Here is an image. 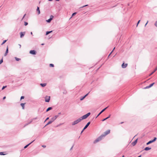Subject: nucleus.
<instances>
[{"instance_id":"nucleus-37","label":"nucleus","mask_w":157,"mask_h":157,"mask_svg":"<svg viewBox=\"0 0 157 157\" xmlns=\"http://www.w3.org/2000/svg\"><path fill=\"white\" fill-rule=\"evenodd\" d=\"M24 23H25V26L27 25L28 24V23L27 22H26L25 21V22Z\"/></svg>"},{"instance_id":"nucleus-48","label":"nucleus","mask_w":157,"mask_h":157,"mask_svg":"<svg viewBox=\"0 0 157 157\" xmlns=\"http://www.w3.org/2000/svg\"><path fill=\"white\" fill-rule=\"evenodd\" d=\"M42 147H44V148H45V147H46V146H45V145H42Z\"/></svg>"},{"instance_id":"nucleus-27","label":"nucleus","mask_w":157,"mask_h":157,"mask_svg":"<svg viewBox=\"0 0 157 157\" xmlns=\"http://www.w3.org/2000/svg\"><path fill=\"white\" fill-rule=\"evenodd\" d=\"M15 60L17 61H19L20 60H21V59L20 58H18L17 57H15Z\"/></svg>"},{"instance_id":"nucleus-45","label":"nucleus","mask_w":157,"mask_h":157,"mask_svg":"<svg viewBox=\"0 0 157 157\" xmlns=\"http://www.w3.org/2000/svg\"><path fill=\"white\" fill-rule=\"evenodd\" d=\"M88 5H86L84 6H82L81 8H83L84 7H85V6H87Z\"/></svg>"},{"instance_id":"nucleus-22","label":"nucleus","mask_w":157,"mask_h":157,"mask_svg":"<svg viewBox=\"0 0 157 157\" xmlns=\"http://www.w3.org/2000/svg\"><path fill=\"white\" fill-rule=\"evenodd\" d=\"M52 109V107H48L46 110V112H48V111H49V110H51V109Z\"/></svg>"},{"instance_id":"nucleus-16","label":"nucleus","mask_w":157,"mask_h":157,"mask_svg":"<svg viewBox=\"0 0 157 157\" xmlns=\"http://www.w3.org/2000/svg\"><path fill=\"white\" fill-rule=\"evenodd\" d=\"M37 119V117H36V118H33V119H32V120H31V121H30L28 123L26 124L25 125V126L30 124L32 121H33V120H35V119Z\"/></svg>"},{"instance_id":"nucleus-51","label":"nucleus","mask_w":157,"mask_h":157,"mask_svg":"<svg viewBox=\"0 0 157 157\" xmlns=\"http://www.w3.org/2000/svg\"><path fill=\"white\" fill-rule=\"evenodd\" d=\"M73 146L71 147V149H70V150H72V148H73Z\"/></svg>"},{"instance_id":"nucleus-62","label":"nucleus","mask_w":157,"mask_h":157,"mask_svg":"<svg viewBox=\"0 0 157 157\" xmlns=\"http://www.w3.org/2000/svg\"><path fill=\"white\" fill-rule=\"evenodd\" d=\"M123 123V122H122L121 123V124H122Z\"/></svg>"},{"instance_id":"nucleus-33","label":"nucleus","mask_w":157,"mask_h":157,"mask_svg":"<svg viewBox=\"0 0 157 157\" xmlns=\"http://www.w3.org/2000/svg\"><path fill=\"white\" fill-rule=\"evenodd\" d=\"M155 26L157 27V20L155 21Z\"/></svg>"},{"instance_id":"nucleus-13","label":"nucleus","mask_w":157,"mask_h":157,"mask_svg":"<svg viewBox=\"0 0 157 157\" xmlns=\"http://www.w3.org/2000/svg\"><path fill=\"white\" fill-rule=\"evenodd\" d=\"M128 65V64L127 63L124 64V63H123L122 64V67L123 68H126Z\"/></svg>"},{"instance_id":"nucleus-40","label":"nucleus","mask_w":157,"mask_h":157,"mask_svg":"<svg viewBox=\"0 0 157 157\" xmlns=\"http://www.w3.org/2000/svg\"><path fill=\"white\" fill-rule=\"evenodd\" d=\"M140 20H139L138 21V22H137V25H136V26H137H137H138V24L140 23Z\"/></svg>"},{"instance_id":"nucleus-34","label":"nucleus","mask_w":157,"mask_h":157,"mask_svg":"<svg viewBox=\"0 0 157 157\" xmlns=\"http://www.w3.org/2000/svg\"><path fill=\"white\" fill-rule=\"evenodd\" d=\"M115 48L114 47L113 49V50L111 52V53L109 54V55L108 56V57H109V56H110V55H111V54L112 53V52H113V50Z\"/></svg>"},{"instance_id":"nucleus-39","label":"nucleus","mask_w":157,"mask_h":157,"mask_svg":"<svg viewBox=\"0 0 157 157\" xmlns=\"http://www.w3.org/2000/svg\"><path fill=\"white\" fill-rule=\"evenodd\" d=\"M59 117V115H56L54 117L56 119Z\"/></svg>"},{"instance_id":"nucleus-23","label":"nucleus","mask_w":157,"mask_h":157,"mask_svg":"<svg viewBox=\"0 0 157 157\" xmlns=\"http://www.w3.org/2000/svg\"><path fill=\"white\" fill-rule=\"evenodd\" d=\"M25 103H21V105L23 109H24V105H25Z\"/></svg>"},{"instance_id":"nucleus-2","label":"nucleus","mask_w":157,"mask_h":157,"mask_svg":"<svg viewBox=\"0 0 157 157\" xmlns=\"http://www.w3.org/2000/svg\"><path fill=\"white\" fill-rule=\"evenodd\" d=\"M102 136L101 135L99 136L98 138L97 139H96L94 142V143L95 144L96 143L100 141L101 140L103 137L102 136Z\"/></svg>"},{"instance_id":"nucleus-29","label":"nucleus","mask_w":157,"mask_h":157,"mask_svg":"<svg viewBox=\"0 0 157 157\" xmlns=\"http://www.w3.org/2000/svg\"><path fill=\"white\" fill-rule=\"evenodd\" d=\"M157 138L156 137H155L154 138V139L152 140L153 142H155Z\"/></svg>"},{"instance_id":"nucleus-7","label":"nucleus","mask_w":157,"mask_h":157,"mask_svg":"<svg viewBox=\"0 0 157 157\" xmlns=\"http://www.w3.org/2000/svg\"><path fill=\"white\" fill-rule=\"evenodd\" d=\"M155 84V83L154 82H153L150 85H149V86H146V87H145L144 88V89H148V88H149L150 87H152L153 85Z\"/></svg>"},{"instance_id":"nucleus-25","label":"nucleus","mask_w":157,"mask_h":157,"mask_svg":"<svg viewBox=\"0 0 157 157\" xmlns=\"http://www.w3.org/2000/svg\"><path fill=\"white\" fill-rule=\"evenodd\" d=\"M153 143V142H152V140H151L149 141V142H148L147 143H146V145H148L149 144H151V143Z\"/></svg>"},{"instance_id":"nucleus-18","label":"nucleus","mask_w":157,"mask_h":157,"mask_svg":"<svg viewBox=\"0 0 157 157\" xmlns=\"http://www.w3.org/2000/svg\"><path fill=\"white\" fill-rule=\"evenodd\" d=\"M34 141V140H33V141H32V142H31V143H29V144H28L27 145L25 146L24 147V148L25 149V148H26L31 143H32Z\"/></svg>"},{"instance_id":"nucleus-61","label":"nucleus","mask_w":157,"mask_h":157,"mask_svg":"<svg viewBox=\"0 0 157 157\" xmlns=\"http://www.w3.org/2000/svg\"><path fill=\"white\" fill-rule=\"evenodd\" d=\"M122 157H124V156L123 155Z\"/></svg>"},{"instance_id":"nucleus-1","label":"nucleus","mask_w":157,"mask_h":157,"mask_svg":"<svg viewBox=\"0 0 157 157\" xmlns=\"http://www.w3.org/2000/svg\"><path fill=\"white\" fill-rule=\"evenodd\" d=\"M82 120V119L81 118V117L77 119V120L75 121L74 122H73L72 123V125H74L78 123L79 122H80Z\"/></svg>"},{"instance_id":"nucleus-59","label":"nucleus","mask_w":157,"mask_h":157,"mask_svg":"<svg viewBox=\"0 0 157 157\" xmlns=\"http://www.w3.org/2000/svg\"><path fill=\"white\" fill-rule=\"evenodd\" d=\"M60 0H56L57 1H59Z\"/></svg>"},{"instance_id":"nucleus-31","label":"nucleus","mask_w":157,"mask_h":157,"mask_svg":"<svg viewBox=\"0 0 157 157\" xmlns=\"http://www.w3.org/2000/svg\"><path fill=\"white\" fill-rule=\"evenodd\" d=\"M6 41H7L6 40H4V41H3V42L1 44V45H2L4 43H5L6 42Z\"/></svg>"},{"instance_id":"nucleus-20","label":"nucleus","mask_w":157,"mask_h":157,"mask_svg":"<svg viewBox=\"0 0 157 157\" xmlns=\"http://www.w3.org/2000/svg\"><path fill=\"white\" fill-rule=\"evenodd\" d=\"M157 70V67L155 68V69L152 71L150 75H149L150 76L153 74L156 70Z\"/></svg>"},{"instance_id":"nucleus-26","label":"nucleus","mask_w":157,"mask_h":157,"mask_svg":"<svg viewBox=\"0 0 157 157\" xmlns=\"http://www.w3.org/2000/svg\"><path fill=\"white\" fill-rule=\"evenodd\" d=\"M52 32V31H47L46 32V35H47L49 33H51Z\"/></svg>"},{"instance_id":"nucleus-53","label":"nucleus","mask_w":157,"mask_h":157,"mask_svg":"<svg viewBox=\"0 0 157 157\" xmlns=\"http://www.w3.org/2000/svg\"><path fill=\"white\" fill-rule=\"evenodd\" d=\"M24 17H23L22 18V19H21V21H22L23 19H24Z\"/></svg>"},{"instance_id":"nucleus-30","label":"nucleus","mask_w":157,"mask_h":157,"mask_svg":"<svg viewBox=\"0 0 157 157\" xmlns=\"http://www.w3.org/2000/svg\"><path fill=\"white\" fill-rule=\"evenodd\" d=\"M49 66L50 67H54V65L53 64L51 63L49 64Z\"/></svg>"},{"instance_id":"nucleus-38","label":"nucleus","mask_w":157,"mask_h":157,"mask_svg":"<svg viewBox=\"0 0 157 157\" xmlns=\"http://www.w3.org/2000/svg\"><path fill=\"white\" fill-rule=\"evenodd\" d=\"M3 62V59H2L0 61V64H1Z\"/></svg>"},{"instance_id":"nucleus-4","label":"nucleus","mask_w":157,"mask_h":157,"mask_svg":"<svg viewBox=\"0 0 157 157\" xmlns=\"http://www.w3.org/2000/svg\"><path fill=\"white\" fill-rule=\"evenodd\" d=\"M110 132V130H108L106 131H105L103 133V134L101 135L102 136H102L103 137H105L107 135L109 134Z\"/></svg>"},{"instance_id":"nucleus-9","label":"nucleus","mask_w":157,"mask_h":157,"mask_svg":"<svg viewBox=\"0 0 157 157\" xmlns=\"http://www.w3.org/2000/svg\"><path fill=\"white\" fill-rule=\"evenodd\" d=\"M30 53L33 55H35L36 54V51L34 50H30L29 52Z\"/></svg>"},{"instance_id":"nucleus-43","label":"nucleus","mask_w":157,"mask_h":157,"mask_svg":"<svg viewBox=\"0 0 157 157\" xmlns=\"http://www.w3.org/2000/svg\"><path fill=\"white\" fill-rule=\"evenodd\" d=\"M63 124L62 123H60V124H59L57 126V127H59L62 124Z\"/></svg>"},{"instance_id":"nucleus-35","label":"nucleus","mask_w":157,"mask_h":157,"mask_svg":"<svg viewBox=\"0 0 157 157\" xmlns=\"http://www.w3.org/2000/svg\"><path fill=\"white\" fill-rule=\"evenodd\" d=\"M6 87V86H4L2 88V90H3Z\"/></svg>"},{"instance_id":"nucleus-42","label":"nucleus","mask_w":157,"mask_h":157,"mask_svg":"<svg viewBox=\"0 0 157 157\" xmlns=\"http://www.w3.org/2000/svg\"><path fill=\"white\" fill-rule=\"evenodd\" d=\"M108 119V118L107 117L106 118H104L103 120H102V121H105V120H106V119Z\"/></svg>"},{"instance_id":"nucleus-6","label":"nucleus","mask_w":157,"mask_h":157,"mask_svg":"<svg viewBox=\"0 0 157 157\" xmlns=\"http://www.w3.org/2000/svg\"><path fill=\"white\" fill-rule=\"evenodd\" d=\"M53 17L54 16L53 15H51L50 17V18L48 20H46V21L48 23H50L53 19Z\"/></svg>"},{"instance_id":"nucleus-24","label":"nucleus","mask_w":157,"mask_h":157,"mask_svg":"<svg viewBox=\"0 0 157 157\" xmlns=\"http://www.w3.org/2000/svg\"><path fill=\"white\" fill-rule=\"evenodd\" d=\"M56 119L55 118V117H52L51 120V121L52 122H53Z\"/></svg>"},{"instance_id":"nucleus-57","label":"nucleus","mask_w":157,"mask_h":157,"mask_svg":"<svg viewBox=\"0 0 157 157\" xmlns=\"http://www.w3.org/2000/svg\"><path fill=\"white\" fill-rule=\"evenodd\" d=\"M61 114V113H58V115H60Z\"/></svg>"},{"instance_id":"nucleus-28","label":"nucleus","mask_w":157,"mask_h":157,"mask_svg":"<svg viewBox=\"0 0 157 157\" xmlns=\"http://www.w3.org/2000/svg\"><path fill=\"white\" fill-rule=\"evenodd\" d=\"M52 122L50 120V121H49L48 123L45 126H46V125H47L50 124H51V123H52Z\"/></svg>"},{"instance_id":"nucleus-47","label":"nucleus","mask_w":157,"mask_h":157,"mask_svg":"<svg viewBox=\"0 0 157 157\" xmlns=\"http://www.w3.org/2000/svg\"><path fill=\"white\" fill-rule=\"evenodd\" d=\"M48 119H49V117H47V118L45 120V121H46L47 120H48Z\"/></svg>"},{"instance_id":"nucleus-36","label":"nucleus","mask_w":157,"mask_h":157,"mask_svg":"<svg viewBox=\"0 0 157 157\" xmlns=\"http://www.w3.org/2000/svg\"><path fill=\"white\" fill-rule=\"evenodd\" d=\"M76 14V12L74 13H73L72 14V16H74Z\"/></svg>"},{"instance_id":"nucleus-44","label":"nucleus","mask_w":157,"mask_h":157,"mask_svg":"<svg viewBox=\"0 0 157 157\" xmlns=\"http://www.w3.org/2000/svg\"><path fill=\"white\" fill-rule=\"evenodd\" d=\"M63 94H66L67 93V92L65 90L63 92Z\"/></svg>"},{"instance_id":"nucleus-17","label":"nucleus","mask_w":157,"mask_h":157,"mask_svg":"<svg viewBox=\"0 0 157 157\" xmlns=\"http://www.w3.org/2000/svg\"><path fill=\"white\" fill-rule=\"evenodd\" d=\"M36 11L38 12V14H39L40 13V8L39 7H37V8L36 9Z\"/></svg>"},{"instance_id":"nucleus-58","label":"nucleus","mask_w":157,"mask_h":157,"mask_svg":"<svg viewBox=\"0 0 157 157\" xmlns=\"http://www.w3.org/2000/svg\"><path fill=\"white\" fill-rule=\"evenodd\" d=\"M53 0H48L49 1H52Z\"/></svg>"},{"instance_id":"nucleus-49","label":"nucleus","mask_w":157,"mask_h":157,"mask_svg":"<svg viewBox=\"0 0 157 157\" xmlns=\"http://www.w3.org/2000/svg\"><path fill=\"white\" fill-rule=\"evenodd\" d=\"M84 130H83H83H82V131H81V134L82 132H83V131H84Z\"/></svg>"},{"instance_id":"nucleus-19","label":"nucleus","mask_w":157,"mask_h":157,"mask_svg":"<svg viewBox=\"0 0 157 157\" xmlns=\"http://www.w3.org/2000/svg\"><path fill=\"white\" fill-rule=\"evenodd\" d=\"M151 147H146L144 148V150H145V151H148V150H151Z\"/></svg>"},{"instance_id":"nucleus-8","label":"nucleus","mask_w":157,"mask_h":157,"mask_svg":"<svg viewBox=\"0 0 157 157\" xmlns=\"http://www.w3.org/2000/svg\"><path fill=\"white\" fill-rule=\"evenodd\" d=\"M108 107H108H106L105 108H104V109H103V110H102L100 112V113L98 114L97 116L96 117V118H97L99 115H100L102 112H103Z\"/></svg>"},{"instance_id":"nucleus-56","label":"nucleus","mask_w":157,"mask_h":157,"mask_svg":"<svg viewBox=\"0 0 157 157\" xmlns=\"http://www.w3.org/2000/svg\"><path fill=\"white\" fill-rule=\"evenodd\" d=\"M30 34H31V35H32L33 34V33L32 32H31V33H30Z\"/></svg>"},{"instance_id":"nucleus-32","label":"nucleus","mask_w":157,"mask_h":157,"mask_svg":"<svg viewBox=\"0 0 157 157\" xmlns=\"http://www.w3.org/2000/svg\"><path fill=\"white\" fill-rule=\"evenodd\" d=\"M5 154L3 153V152H0V155H4Z\"/></svg>"},{"instance_id":"nucleus-54","label":"nucleus","mask_w":157,"mask_h":157,"mask_svg":"<svg viewBox=\"0 0 157 157\" xmlns=\"http://www.w3.org/2000/svg\"><path fill=\"white\" fill-rule=\"evenodd\" d=\"M19 45L20 47V48L21 47V44H19Z\"/></svg>"},{"instance_id":"nucleus-41","label":"nucleus","mask_w":157,"mask_h":157,"mask_svg":"<svg viewBox=\"0 0 157 157\" xmlns=\"http://www.w3.org/2000/svg\"><path fill=\"white\" fill-rule=\"evenodd\" d=\"M24 98V96H21V100L22 99H23Z\"/></svg>"},{"instance_id":"nucleus-60","label":"nucleus","mask_w":157,"mask_h":157,"mask_svg":"<svg viewBox=\"0 0 157 157\" xmlns=\"http://www.w3.org/2000/svg\"><path fill=\"white\" fill-rule=\"evenodd\" d=\"M44 44H41V45H44Z\"/></svg>"},{"instance_id":"nucleus-46","label":"nucleus","mask_w":157,"mask_h":157,"mask_svg":"<svg viewBox=\"0 0 157 157\" xmlns=\"http://www.w3.org/2000/svg\"><path fill=\"white\" fill-rule=\"evenodd\" d=\"M148 21H147V23H146V24H145V26H146V25H147V23H148Z\"/></svg>"},{"instance_id":"nucleus-15","label":"nucleus","mask_w":157,"mask_h":157,"mask_svg":"<svg viewBox=\"0 0 157 157\" xmlns=\"http://www.w3.org/2000/svg\"><path fill=\"white\" fill-rule=\"evenodd\" d=\"M138 139H136L134 142L132 143V144L133 146H135L137 143V142Z\"/></svg>"},{"instance_id":"nucleus-14","label":"nucleus","mask_w":157,"mask_h":157,"mask_svg":"<svg viewBox=\"0 0 157 157\" xmlns=\"http://www.w3.org/2000/svg\"><path fill=\"white\" fill-rule=\"evenodd\" d=\"M8 53V47L7 46L6 48V52L4 54V56H6L7 55Z\"/></svg>"},{"instance_id":"nucleus-50","label":"nucleus","mask_w":157,"mask_h":157,"mask_svg":"<svg viewBox=\"0 0 157 157\" xmlns=\"http://www.w3.org/2000/svg\"><path fill=\"white\" fill-rule=\"evenodd\" d=\"M110 116H111V115H109V116H108V117H107L108 118V119L110 117Z\"/></svg>"},{"instance_id":"nucleus-12","label":"nucleus","mask_w":157,"mask_h":157,"mask_svg":"<svg viewBox=\"0 0 157 157\" xmlns=\"http://www.w3.org/2000/svg\"><path fill=\"white\" fill-rule=\"evenodd\" d=\"M90 122H89L87 123V124H86V125H85V126L83 128V130H85L86 129L87 127L89 125V124H90Z\"/></svg>"},{"instance_id":"nucleus-55","label":"nucleus","mask_w":157,"mask_h":157,"mask_svg":"<svg viewBox=\"0 0 157 157\" xmlns=\"http://www.w3.org/2000/svg\"><path fill=\"white\" fill-rule=\"evenodd\" d=\"M25 15H26V14H24V16H23V17H24Z\"/></svg>"},{"instance_id":"nucleus-3","label":"nucleus","mask_w":157,"mask_h":157,"mask_svg":"<svg viewBox=\"0 0 157 157\" xmlns=\"http://www.w3.org/2000/svg\"><path fill=\"white\" fill-rule=\"evenodd\" d=\"M90 112L88 113H87L86 114L83 115L82 117H81V118L82 120L84 119H85L86 118H87L89 116H90Z\"/></svg>"},{"instance_id":"nucleus-63","label":"nucleus","mask_w":157,"mask_h":157,"mask_svg":"<svg viewBox=\"0 0 157 157\" xmlns=\"http://www.w3.org/2000/svg\"><path fill=\"white\" fill-rule=\"evenodd\" d=\"M157 67H157H156V68Z\"/></svg>"},{"instance_id":"nucleus-21","label":"nucleus","mask_w":157,"mask_h":157,"mask_svg":"<svg viewBox=\"0 0 157 157\" xmlns=\"http://www.w3.org/2000/svg\"><path fill=\"white\" fill-rule=\"evenodd\" d=\"M40 85L41 86L43 87H44L46 85V83H40Z\"/></svg>"},{"instance_id":"nucleus-10","label":"nucleus","mask_w":157,"mask_h":157,"mask_svg":"<svg viewBox=\"0 0 157 157\" xmlns=\"http://www.w3.org/2000/svg\"><path fill=\"white\" fill-rule=\"evenodd\" d=\"M25 32H21L20 33V36L21 38L23 37L25 35Z\"/></svg>"},{"instance_id":"nucleus-5","label":"nucleus","mask_w":157,"mask_h":157,"mask_svg":"<svg viewBox=\"0 0 157 157\" xmlns=\"http://www.w3.org/2000/svg\"><path fill=\"white\" fill-rule=\"evenodd\" d=\"M50 97L48 96H46L45 97V101L46 102H49L50 100Z\"/></svg>"},{"instance_id":"nucleus-52","label":"nucleus","mask_w":157,"mask_h":157,"mask_svg":"<svg viewBox=\"0 0 157 157\" xmlns=\"http://www.w3.org/2000/svg\"><path fill=\"white\" fill-rule=\"evenodd\" d=\"M6 98V97L5 96L3 98V99H5V98Z\"/></svg>"},{"instance_id":"nucleus-11","label":"nucleus","mask_w":157,"mask_h":157,"mask_svg":"<svg viewBox=\"0 0 157 157\" xmlns=\"http://www.w3.org/2000/svg\"><path fill=\"white\" fill-rule=\"evenodd\" d=\"M89 93V92L87 94H86L85 95H84V96L81 97L80 98V100L81 101H82V100H83L88 95Z\"/></svg>"}]
</instances>
